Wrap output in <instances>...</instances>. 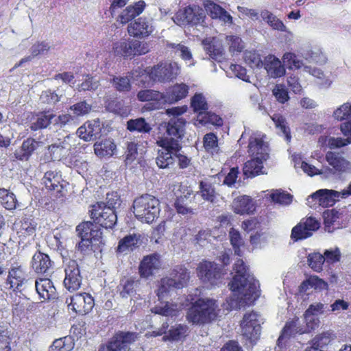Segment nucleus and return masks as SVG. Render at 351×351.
Here are the masks:
<instances>
[{
	"mask_svg": "<svg viewBox=\"0 0 351 351\" xmlns=\"http://www.w3.org/2000/svg\"><path fill=\"white\" fill-rule=\"evenodd\" d=\"M219 311V306L215 300L201 298L192 302L188 309L186 318L193 324L202 325L215 320Z\"/></svg>",
	"mask_w": 351,
	"mask_h": 351,
	"instance_id": "f03ea898",
	"label": "nucleus"
},
{
	"mask_svg": "<svg viewBox=\"0 0 351 351\" xmlns=\"http://www.w3.org/2000/svg\"><path fill=\"white\" fill-rule=\"evenodd\" d=\"M304 71L309 73L317 79L316 83L321 88H328L332 84V80L326 77L324 72L317 67L311 66H303Z\"/></svg>",
	"mask_w": 351,
	"mask_h": 351,
	"instance_id": "e433bc0d",
	"label": "nucleus"
},
{
	"mask_svg": "<svg viewBox=\"0 0 351 351\" xmlns=\"http://www.w3.org/2000/svg\"><path fill=\"white\" fill-rule=\"evenodd\" d=\"M42 181L46 189L53 191L56 197L60 198L66 196L69 183L62 179L60 171H47Z\"/></svg>",
	"mask_w": 351,
	"mask_h": 351,
	"instance_id": "9b49d317",
	"label": "nucleus"
},
{
	"mask_svg": "<svg viewBox=\"0 0 351 351\" xmlns=\"http://www.w3.org/2000/svg\"><path fill=\"white\" fill-rule=\"evenodd\" d=\"M78 234H84L93 243V242L100 241L102 232L97 228V225L90 221H86L80 223L76 228Z\"/></svg>",
	"mask_w": 351,
	"mask_h": 351,
	"instance_id": "c756f323",
	"label": "nucleus"
},
{
	"mask_svg": "<svg viewBox=\"0 0 351 351\" xmlns=\"http://www.w3.org/2000/svg\"><path fill=\"white\" fill-rule=\"evenodd\" d=\"M271 119L276 125V128L278 129L279 132H281L285 136L287 141H290V130L287 126L285 119L279 114H274L271 117Z\"/></svg>",
	"mask_w": 351,
	"mask_h": 351,
	"instance_id": "603ef678",
	"label": "nucleus"
},
{
	"mask_svg": "<svg viewBox=\"0 0 351 351\" xmlns=\"http://www.w3.org/2000/svg\"><path fill=\"white\" fill-rule=\"evenodd\" d=\"M199 189L201 195L204 200L214 202L215 199V192L214 187L210 184L201 182Z\"/></svg>",
	"mask_w": 351,
	"mask_h": 351,
	"instance_id": "774afa93",
	"label": "nucleus"
},
{
	"mask_svg": "<svg viewBox=\"0 0 351 351\" xmlns=\"http://www.w3.org/2000/svg\"><path fill=\"white\" fill-rule=\"evenodd\" d=\"M100 86L99 80L96 77L86 75L83 82L78 85V91H95Z\"/></svg>",
	"mask_w": 351,
	"mask_h": 351,
	"instance_id": "4d7b16f0",
	"label": "nucleus"
},
{
	"mask_svg": "<svg viewBox=\"0 0 351 351\" xmlns=\"http://www.w3.org/2000/svg\"><path fill=\"white\" fill-rule=\"evenodd\" d=\"M25 280V271L21 265L18 263L11 266L6 283L10 285V288L14 291H20Z\"/></svg>",
	"mask_w": 351,
	"mask_h": 351,
	"instance_id": "b1692460",
	"label": "nucleus"
},
{
	"mask_svg": "<svg viewBox=\"0 0 351 351\" xmlns=\"http://www.w3.org/2000/svg\"><path fill=\"white\" fill-rule=\"evenodd\" d=\"M308 263L309 267L316 272H320L322 270L323 265L325 263L324 256L319 252H314L308 256Z\"/></svg>",
	"mask_w": 351,
	"mask_h": 351,
	"instance_id": "13d9d810",
	"label": "nucleus"
},
{
	"mask_svg": "<svg viewBox=\"0 0 351 351\" xmlns=\"http://www.w3.org/2000/svg\"><path fill=\"white\" fill-rule=\"evenodd\" d=\"M141 244L142 237L140 234H130L119 241L117 250L119 252L127 253L139 247Z\"/></svg>",
	"mask_w": 351,
	"mask_h": 351,
	"instance_id": "cd10ccee",
	"label": "nucleus"
},
{
	"mask_svg": "<svg viewBox=\"0 0 351 351\" xmlns=\"http://www.w3.org/2000/svg\"><path fill=\"white\" fill-rule=\"evenodd\" d=\"M272 201L280 204H289L292 201V195L281 189L274 190L270 194Z\"/></svg>",
	"mask_w": 351,
	"mask_h": 351,
	"instance_id": "69168bd1",
	"label": "nucleus"
},
{
	"mask_svg": "<svg viewBox=\"0 0 351 351\" xmlns=\"http://www.w3.org/2000/svg\"><path fill=\"white\" fill-rule=\"evenodd\" d=\"M319 142H322V143H326L329 148L335 149L340 148L341 147L346 146L350 143H351V140L346 137V138H343L341 137H330L327 138L326 136H321L319 139Z\"/></svg>",
	"mask_w": 351,
	"mask_h": 351,
	"instance_id": "5fc2aeb1",
	"label": "nucleus"
},
{
	"mask_svg": "<svg viewBox=\"0 0 351 351\" xmlns=\"http://www.w3.org/2000/svg\"><path fill=\"white\" fill-rule=\"evenodd\" d=\"M160 267L159 256L151 254L143 258L140 266L139 273L141 277L147 278L152 276Z\"/></svg>",
	"mask_w": 351,
	"mask_h": 351,
	"instance_id": "a878e982",
	"label": "nucleus"
},
{
	"mask_svg": "<svg viewBox=\"0 0 351 351\" xmlns=\"http://www.w3.org/2000/svg\"><path fill=\"white\" fill-rule=\"evenodd\" d=\"M188 328L186 325L176 324L169 330V335L163 337L165 340H179L186 335Z\"/></svg>",
	"mask_w": 351,
	"mask_h": 351,
	"instance_id": "052dcab7",
	"label": "nucleus"
},
{
	"mask_svg": "<svg viewBox=\"0 0 351 351\" xmlns=\"http://www.w3.org/2000/svg\"><path fill=\"white\" fill-rule=\"evenodd\" d=\"M334 119L341 121L351 117V101L346 102L337 107L332 113Z\"/></svg>",
	"mask_w": 351,
	"mask_h": 351,
	"instance_id": "6e6d98bb",
	"label": "nucleus"
},
{
	"mask_svg": "<svg viewBox=\"0 0 351 351\" xmlns=\"http://www.w3.org/2000/svg\"><path fill=\"white\" fill-rule=\"evenodd\" d=\"M66 302L72 311L80 315L88 313L95 304L93 297L86 293H80L73 295L70 298V302L69 303L68 299Z\"/></svg>",
	"mask_w": 351,
	"mask_h": 351,
	"instance_id": "2eb2a0df",
	"label": "nucleus"
},
{
	"mask_svg": "<svg viewBox=\"0 0 351 351\" xmlns=\"http://www.w3.org/2000/svg\"><path fill=\"white\" fill-rule=\"evenodd\" d=\"M248 152L253 158L267 160L269 157L268 146L260 134H254L249 140Z\"/></svg>",
	"mask_w": 351,
	"mask_h": 351,
	"instance_id": "6ab92c4d",
	"label": "nucleus"
},
{
	"mask_svg": "<svg viewBox=\"0 0 351 351\" xmlns=\"http://www.w3.org/2000/svg\"><path fill=\"white\" fill-rule=\"evenodd\" d=\"M263 66L268 75L272 78L280 77L286 72L281 61L274 55H269L265 58Z\"/></svg>",
	"mask_w": 351,
	"mask_h": 351,
	"instance_id": "393cba45",
	"label": "nucleus"
},
{
	"mask_svg": "<svg viewBox=\"0 0 351 351\" xmlns=\"http://www.w3.org/2000/svg\"><path fill=\"white\" fill-rule=\"evenodd\" d=\"M137 98L140 101L148 102L145 106L148 110L160 109L164 106V93L154 90H141L137 93Z\"/></svg>",
	"mask_w": 351,
	"mask_h": 351,
	"instance_id": "f3484780",
	"label": "nucleus"
},
{
	"mask_svg": "<svg viewBox=\"0 0 351 351\" xmlns=\"http://www.w3.org/2000/svg\"><path fill=\"white\" fill-rule=\"evenodd\" d=\"M186 12L189 25H195L199 24L204 21L205 18L204 10L197 5L186 7Z\"/></svg>",
	"mask_w": 351,
	"mask_h": 351,
	"instance_id": "79ce46f5",
	"label": "nucleus"
},
{
	"mask_svg": "<svg viewBox=\"0 0 351 351\" xmlns=\"http://www.w3.org/2000/svg\"><path fill=\"white\" fill-rule=\"evenodd\" d=\"M12 332L7 329L0 328V351H11Z\"/></svg>",
	"mask_w": 351,
	"mask_h": 351,
	"instance_id": "338daca9",
	"label": "nucleus"
},
{
	"mask_svg": "<svg viewBox=\"0 0 351 351\" xmlns=\"http://www.w3.org/2000/svg\"><path fill=\"white\" fill-rule=\"evenodd\" d=\"M180 68L176 62H160L153 66L147 73L154 82H167L176 78Z\"/></svg>",
	"mask_w": 351,
	"mask_h": 351,
	"instance_id": "0eeeda50",
	"label": "nucleus"
},
{
	"mask_svg": "<svg viewBox=\"0 0 351 351\" xmlns=\"http://www.w3.org/2000/svg\"><path fill=\"white\" fill-rule=\"evenodd\" d=\"M53 112L51 111H44L38 113L34 121L30 125V129L36 131L47 128L50 124H53Z\"/></svg>",
	"mask_w": 351,
	"mask_h": 351,
	"instance_id": "58836bf2",
	"label": "nucleus"
},
{
	"mask_svg": "<svg viewBox=\"0 0 351 351\" xmlns=\"http://www.w3.org/2000/svg\"><path fill=\"white\" fill-rule=\"evenodd\" d=\"M204 5L206 13L213 19H218L226 25L233 23L232 16L219 5L210 0H206Z\"/></svg>",
	"mask_w": 351,
	"mask_h": 351,
	"instance_id": "5701e85b",
	"label": "nucleus"
},
{
	"mask_svg": "<svg viewBox=\"0 0 351 351\" xmlns=\"http://www.w3.org/2000/svg\"><path fill=\"white\" fill-rule=\"evenodd\" d=\"M132 211L139 221L151 223L159 216L160 202L152 195H142L134 200Z\"/></svg>",
	"mask_w": 351,
	"mask_h": 351,
	"instance_id": "7ed1b4c3",
	"label": "nucleus"
},
{
	"mask_svg": "<svg viewBox=\"0 0 351 351\" xmlns=\"http://www.w3.org/2000/svg\"><path fill=\"white\" fill-rule=\"evenodd\" d=\"M183 306V304L181 303L166 302L164 304L161 302L160 305L155 306L151 311L155 314L173 317L177 316L178 312L182 309Z\"/></svg>",
	"mask_w": 351,
	"mask_h": 351,
	"instance_id": "72a5a7b5",
	"label": "nucleus"
},
{
	"mask_svg": "<svg viewBox=\"0 0 351 351\" xmlns=\"http://www.w3.org/2000/svg\"><path fill=\"white\" fill-rule=\"evenodd\" d=\"M325 230L332 232L335 229L339 228V223L337 219L339 218L338 211L332 209L325 211L323 214Z\"/></svg>",
	"mask_w": 351,
	"mask_h": 351,
	"instance_id": "a19ab883",
	"label": "nucleus"
},
{
	"mask_svg": "<svg viewBox=\"0 0 351 351\" xmlns=\"http://www.w3.org/2000/svg\"><path fill=\"white\" fill-rule=\"evenodd\" d=\"M191 107L197 113L195 125L196 126L209 125L221 126L223 125L222 119L215 113L208 112V104L205 97L202 93H196L191 99Z\"/></svg>",
	"mask_w": 351,
	"mask_h": 351,
	"instance_id": "20e7f679",
	"label": "nucleus"
},
{
	"mask_svg": "<svg viewBox=\"0 0 351 351\" xmlns=\"http://www.w3.org/2000/svg\"><path fill=\"white\" fill-rule=\"evenodd\" d=\"M0 203L7 210L16 209L18 206L16 195L5 189H0Z\"/></svg>",
	"mask_w": 351,
	"mask_h": 351,
	"instance_id": "a18cd8bd",
	"label": "nucleus"
},
{
	"mask_svg": "<svg viewBox=\"0 0 351 351\" xmlns=\"http://www.w3.org/2000/svg\"><path fill=\"white\" fill-rule=\"evenodd\" d=\"M204 147L208 152L213 154L219 151L218 138L213 132L208 133L204 136Z\"/></svg>",
	"mask_w": 351,
	"mask_h": 351,
	"instance_id": "bf43d9fd",
	"label": "nucleus"
},
{
	"mask_svg": "<svg viewBox=\"0 0 351 351\" xmlns=\"http://www.w3.org/2000/svg\"><path fill=\"white\" fill-rule=\"evenodd\" d=\"M169 47L175 50V53L186 61L189 66L193 65L192 53L189 49L181 44L171 43Z\"/></svg>",
	"mask_w": 351,
	"mask_h": 351,
	"instance_id": "864d4df0",
	"label": "nucleus"
},
{
	"mask_svg": "<svg viewBox=\"0 0 351 351\" xmlns=\"http://www.w3.org/2000/svg\"><path fill=\"white\" fill-rule=\"evenodd\" d=\"M145 3L138 1L134 5H129L119 16L117 21L122 24H125L130 20L139 15L143 11Z\"/></svg>",
	"mask_w": 351,
	"mask_h": 351,
	"instance_id": "c9c22d12",
	"label": "nucleus"
},
{
	"mask_svg": "<svg viewBox=\"0 0 351 351\" xmlns=\"http://www.w3.org/2000/svg\"><path fill=\"white\" fill-rule=\"evenodd\" d=\"M319 222L313 217L302 219L300 223L293 228L291 231V238L295 241L305 239L319 229Z\"/></svg>",
	"mask_w": 351,
	"mask_h": 351,
	"instance_id": "ddd939ff",
	"label": "nucleus"
},
{
	"mask_svg": "<svg viewBox=\"0 0 351 351\" xmlns=\"http://www.w3.org/2000/svg\"><path fill=\"white\" fill-rule=\"evenodd\" d=\"M90 212L94 222L106 229L112 228L117 223V216L115 210L105 208L104 202H97L93 205Z\"/></svg>",
	"mask_w": 351,
	"mask_h": 351,
	"instance_id": "6e6552de",
	"label": "nucleus"
},
{
	"mask_svg": "<svg viewBox=\"0 0 351 351\" xmlns=\"http://www.w3.org/2000/svg\"><path fill=\"white\" fill-rule=\"evenodd\" d=\"M304 58L310 62L324 64L327 62V57L319 49L311 50L305 54Z\"/></svg>",
	"mask_w": 351,
	"mask_h": 351,
	"instance_id": "0e129e2a",
	"label": "nucleus"
},
{
	"mask_svg": "<svg viewBox=\"0 0 351 351\" xmlns=\"http://www.w3.org/2000/svg\"><path fill=\"white\" fill-rule=\"evenodd\" d=\"M113 87L119 92H128L131 89V84L128 77L114 76L110 80Z\"/></svg>",
	"mask_w": 351,
	"mask_h": 351,
	"instance_id": "680f3d73",
	"label": "nucleus"
},
{
	"mask_svg": "<svg viewBox=\"0 0 351 351\" xmlns=\"http://www.w3.org/2000/svg\"><path fill=\"white\" fill-rule=\"evenodd\" d=\"M233 269L236 274L228 284L232 291V296L227 300L230 308L238 309L253 304L261 294L258 281L242 259L236 261Z\"/></svg>",
	"mask_w": 351,
	"mask_h": 351,
	"instance_id": "f257e3e1",
	"label": "nucleus"
},
{
	"mask_svg": "<svg viewBox=\"0 0 351 351\" xmlns=\"http://www.w3.org/2000/svg\"><path fill=\"white\" fill-rule=\"evenodd\" d=\"M326 158L329 165L336 171L351 173V163L339 154L328 152L326 155Z\"/></svg>",
	"mask_w": 351,
	"mask_h": 351,
	"instance_id": "473e14b6",
	"label": "nucleus"
},
{
	"mask_svg": "<svg viewBox=\"0 0 351 351\" xmlns=\"http://www.w3.org/2000/svg\"><path fill=\"white\" fill-rule=\"evenodd\" d=\"M156 144L161 147L158 152L156 162L160 169L169 168L175 162V156L181 149L179 141L174 138L158 137Z\"/></svg>",
	"mask_w": 351,
	"mask_h": 351,
	"instance_id": "39448f33",
	"label": "nucleus"
},
{
	"mask_svg": "<svg viewBox=\"0 0 351 351\" xmlns=\"http://www.w3.org/2000/svg\"><path fill=\"white\" fill-rule=\"evenodd\" d=\"M197 275L204 283L215 285L221 279L223 272L221 268L215 263L204 261L199 264Z\"/></svg>",
	"mask_w": 351,
	"mask_h": 351,
	"instance_id": "f8f14e48",
	"label": "nucleus"
},
{
	"mask_svg": "<svg viewBox=\"0 0 351 351\" xmlns=\"http://www.w3.org/2000/svg\"><path fill=\"white\" fill-rule=\"evenodd\" d=\"M116 149V145L110 140L106 139L94 145V151L99 157H110Z\"/></svg>",
	"mask_w": 351,
	"mask_h": 351,
	"instance_id": "ea45409f",
	"label": "nucleus"
},
{
	"mask_svg": "<svg viewBox=\"0 0 351 351\" xmlns=\"http://www.w3.org/2000/svg\"><path fill=\"white\" fill-rule=\"evenodd\" d=\"M177 289L171 278H162L157 290V295L159 300H162L167 296L171 295Z\"/></svg>",
	"mask_w": 351,
	"mask_h": 351,
	"instance_id": "37998d69",
	"label": "nucleus"
},
{
	"mask_svg": "<svg viewBox=\"0 0 351 351\" xmlns=\"http://www.w3.org/2000/svg\"><path fill=\"white\" fill-rule=\"evenodd\" d=\"M64 285L69 291H75L80 289L82 285V276L76 261L70 260L66 265Z\"/></svg>",
	"mask_w": 351,
	"mask_h": 351,
	"instance_id": "4468645a",
	"label": "nucleus"
},
{
	"mask_svg": "<svg viewBox=\"0 0 351 351\" xmlns=\"http://www.w3.org/2000/svg\"><path fill=\"white\" fill-rule=\"evenodd\" d=\"M153 32L151 21L145 18H138L128 26V32L134 38L147 37Z\"/></svg>",
	"mask_w": 351,
	"mask_h": 351,
	"instance_id": "a211bd4d",
	"label": "nucleus"
},
{
	"mask_svg": "<svg viewBox=\"0 0 351 351\" xmlns=\"http://www.w3.org/2000/svg\"><path fill=\"white\" fill-rule=\"evenodd\" d=\"M189 88L184 84H177L170 87L164 93V105L165 104H173L184 98L188 93Z\"/></svg>",
	"mask_w": 351,
	"mask_h": 351,
	"instance_id": "c85d7f7f",
	"label": "nucleus"
},
{
	"mask_svg": "<svg viewBox=\"0 0 351 351\" xmlns=\"http://www.w3.org/2000/svg\"><path fill=\"white\" fill-rule=\"evenodd\" d=\"M69 139V136L62 140L59 139L48 147V150L53 160H60L67 155L71 148V145L68 141Z\"/></svg>",
	"mask_w": 351,
	"mask_h": 351,
	"instance_id": "2f4dec72",
	"label": "nucleus"
},
{
	"mask_svg": "<svg viewBox=\"0 0 351 351\" xmlns=\"http://www.w3.org/2000/svg\"><path fill=\"white\" fill-rule=\"evenodd\" d=\"M35 289L40 298L44 300L56 298V289L49 278H38L35 281Z\"/></svg>",
	"mask_w": 351,
	"mask_h": 351,
	"instance_id": "bb28decb",
	"label": "nucleus"
},
{
	"mask_svg": "<svg viewBox=\"0 0 351 351\" xmlns=\"http://www.w3.org/2000/svg\"><path fill=\"white\" fill-rule=\"evenodd\" d=\"M114 53L116 56L128 57L132 56V40L128 42L121 40L115 43L113 45Z\"/></svg>",
	"mask_w": 351,
	"mask_h": 351,
	"instance_id": "3c124183",
	"label": "nucleus"
},
{
	"mask_svg": "<svg viewBox=\"0 0 351 351\" xmlns=\"http://www.w3.org/2000/svg\"><path fill=\"white\" fill-rule=\"evenodd\" d=\"M301 169L310 176L315 175H320L323 178H328L335 174L332 169L328 167H324L322 169H318L315 166L308 164L306 162H302Z\"/></svg>",
	"mask_w": 351,
	"mask_h": 351,
	"instance_id": "c03bdc74",
	"label": "nucleus"
},
{
	"mask_svg": "<svg viewBox=\"0 0 351 351\" xmlns=\"http://www.w3.org/2000/svg\"><path fill=\"white\" fill-rule=\"evenodd\" d=\"M225 40L229 47V51L232 53L241 52L244 49V43L238 36H226Z\"/></svg>",
	"mask_w": 351,
	"mask_h": 351,
	"instance_id": "e2e57ef3",
	"label": "nucleus"
},
{
	"mask_svg": "<svg viewBox=\"0 0 351 351\" xmlns=\"http://www.w3.org/2000/svg\"><path fill=\"white\" fill-rule=\"evenodd\" d=\"M263 323V319L255 312L246 313L243 316L241 324L242 335L250 343H256L261 334V324Z\"/></svg>",
	"mask_w": 351,
	"mask_h": 351,
	"instance_id": "1a4fd4ad",
	"label": "nucleus"
},
{
	"mask_svg": "<svg viewBox=\"0 0 351 351\" xmlns=\"http://www.w3.org/2000/svg\"><path fill=\"white\" fill-rule=\"evenodd\" d=\"M186 111L184 108L174 107L167 110V114L173 115V117L167 123L166 134L167 136L162 137L174 138L179 141L184 133L185 121L180 115Z\"/></svg>",
	"mask_w": 351,
	"mask_h": 351,
	"instance_id": "423d86ee",
	"label": "nucleus"
},
{
	"mask_svg": "<svg viewBox=\"0 0 351 351\" xmlns=\"http://www.w3.org/2000/svg\"><path fill=\"white\" fill-rule=\"evenodd\" d=\"M232 206L234 213L239 215L250 214L255 210L252 199L247 195L239 196L235 198Z\"/></svg>",
	"mask_w": 351,
	"mask_h": 351,
	"instance_id": "7c9ffc66",
	"label": "nucleus"
},
{
	"mask_svg": "<svg viewBox=\"0 0 351 351\" xmlns=\"http://www.w3.org/2000/svg\"><path fill=\"white\" fill-rule=\"evenodd\" d=\"M138 334L132 332H119L110 341L107 351H125L129 345L134 342Z\"/></svg>",
	"mask_w": 351,
	"mask_h": 351,
	"instance_id": "dca6fc26",
	"label": "nucleus"
},
{
	"mask_svg": "<svg viewBox=\"0 0 351 351\" xmlns=\"http://www.w3.org/2000/svg\"><path fill=\"white\" fill-rule=\"evenodd\" d=\"M202 43L209 56L215 60L221 61L224 50L220 45H217L216 39L213 38V40L210 42L205 40Z\"/></svg>",
	"mask_w": 351,
	"mask_h": 351,
	"instance_id": "49530a36",
	"label": "nucleus"
},
{
	"mask_svg": "<svg viewBox=\"0 0 351 351\" xmlns=\"http://www.w3.org/2000/svg\"><path fill=\"white\" fill-rule=\"evenodd\" d=\"M341 197L339 191L329 189H319L306 199L307 204L316 209L321 206L323 208L332 206Z\"/></svg>",
	"mask_w": 351,
	"mask_h": 351,
	"instance_id": "9d476101",
	"label": "nucleus"
},
{
	"mask_svg": "<svg viewBox=\"0 0 351 351\" xmlns=\"http://www.w3.org/2000/svg\"><path fill=\"white\" fill-rule=\"evenodd\" d=\"M127 128L130 131H137L143 133L149 132L152 130L149 124L147 123L143 118H138L128 121Z\"/></svg>",
	"mask_w": 351,
	"mask_h": 351,
	"instance_id": "8fccbe9b",
	"label": "nucleus"
},
{
	"mask_svg": "<svg viewBox=\"0 0 351 351\" xmlns=\"http://www.w3.org/2000/svg\"><path fill=\"white\" fill-rule=\"evenodd\" d=\"M53 267V262L47 254L37 252L34 254L31 261V267L36 274H50Z\"/></svg>",
	"mask_w": 351,
	"mask_h": 351,
	"instance_id": "412c9836",
	"label": "nucleus"
},
{
	"mask_svg": "<svg viewBox=\"0 0 351 351\" xmlns=\"http://www.w3.org/2000/svg\"><path fill=\"white\" fill-rule=\"evenodd\" d=\"M267 160H262L258 157L253 158L244 164L243 169V174L247 178H254L260 174H263V162Z\"/></svg>",
	"mask_w": 351,
	"mask_h": 351,
	"instance_id": "f704fd0d",
	"label": "nucleus"
},
{
	"mask_svg": "<svg viewBox=\"0 0 351 351\" xmlns=\"http://www.w3.org/2000/svg\"><path fill=\"white\" fill-rule=\"evenodd\" d=\"M140 285V280L133 278H129L123 281L120 287V295L123 298H127L130 296H132L136 293V289Z\"/></svg>",
	"mask_w": 351,
	"mask_h": 351,
	"instance_id": "de8ad7c7",
	"label": "nucleus"
},
{
	"mask_svg": "<svg viewBox=\"0 0 351 351\" xmlns=\"http://www.w3.org/2000/svg\"><path fill=\"white\" fill-rule=\"evenodd\" d=\"M101 124L98 119L86 122L77 130L79 137L85 141H94L101 136Z\"/></svg>",
	"mask_w": 351,
	"mask_h": 351,
	"instance_id": "aec40b11",
	"label": "nucleus"
},
{
	"mask_svg": "<svg viewBox=\"0 0 351 351\" xmlns=\"http://www.w3.org/2000/svg\"><path fill=\"white\" fill-rule=\"evenodd\" d=\"M261 17L265 21L274 29L281 32L286 31V26L275 15L267 10L263 11L261 14Z\"/></svg>",
	"mask_w": 351,
	"mask_h": 351,
	"instance_id": "09e8293b",
	"label": "nucleus"
},
{
	"mask_svg": "<svg viewBox=\"0 0 351 351\" xmlns=\"http://www.w3.org/2000/svg\"><path fill=\"white\" fill-rule=\"evenodd\" d=\"M306 332H307V330L304 329L300 326V322L298 318L287 322L278 339L277 345L280 348H282L291 337L296 334H304Z\"/></svg>",
	"mask_w": 351,
	"mask_h": 351,
	"instance_id": "4be33fe9",
	"label": "nucleus"
},
{
	"mask_svg": "<svg viewBox=\"0 0 351 351\" xmlns=\"http://www.w3.org/2000/svg\"><path fill=\"white\" fill-rule=\"evenodd\" d=\"M189 278V272L186 268L176 266L171 273L169 278L173 280L176 287L180 289L187 285Z\"/></svg>",
	"mask_w": 351,
	"mask_h": 351,
	"instance_id": "4c0bfd02",
	"label": "nucleus"
}]
</instances>
